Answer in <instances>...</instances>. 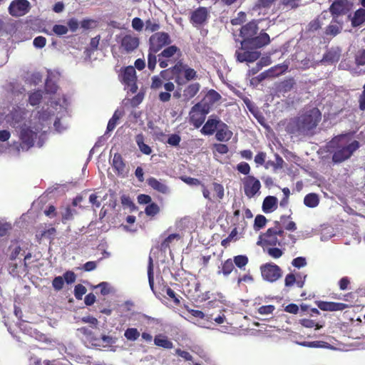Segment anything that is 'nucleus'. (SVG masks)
Segmentation results:
<instances>
[{
  "label": "nucleus",
  "mask_w": 365,
  "mask_h": 365,
  "mask_svg": "<svg viewBox=\"0 0 365 365\" xmlns=\"http://www.w3.org/2000/svg\"><path fill=\"white\" fill-rule=\"evenodd\" d=\"M327 146L331 154L332 162L340 164L350 159L361 147V144L349 134H341L334 137L328 143Z\"/></svg>",
  "instance_id": "obj_1"
},
{
  "label": "nucleus",
  "mask_w": 365,
  "mask_h": 365,
  "mask_svg": "<svg viewBox=\"0 0 365 365\" xmlns=\"http://www.w3.org/2000/svg\"><path fill=\"white\" fill-rule=\"evenodd\" d=\"M274 226L269 227L264 233L259 235L257 245L264 250L266 247H275L278 245L282 248L286 246L293 247L297 242L294 235L287 234L280 226V222L274 221Z\"/></svg>",
  "instance_id": "obj_2"
},
{
  "label": "nucleus",
  "mask_w": 365,
  "mask_h": 365,
  "mask_svg": "<svg viewBox=\"0 0 365 365\" xmlns=\"http://www.w3.org/2000/svg\"><path fill=\"white\" fill-rule=\"evenodd\" d=\"M321 120V113L317 108L312 109L297 118L292 119L286 127L289 134L307 135L315 128Z\"/></svg>",
  "instance_id": "obj_3"
},
{
  "label": "nucleus",
  "mask_w": 365,
  "mask_h": 365,
  "mask_svg": "<svg viewBox=\"0 0 365 365\" xmlns=\"http://www.w3.org/2000/svg\"><path fill=\"white\" fill-rule=\"evenodd\" d=\"M172 71L175 82L178 86H183L188 81L195 80L197 77L196 71L189 67L182 61H178L175 66L172 67Z\"/></svg>",
  "instance_id": "obj_4"
},
{
  "label": "nucleus",
  "mask_w": 365,
  "mask_h": 365,
  "mask_svg": "<svg viewBox=\"0 0 365 365\" xmlns=\"http://www.w3.org/2000/svg\"><path fill=\"white\" fill-rule=\"evenodd\" d=\"M37 135L38 131L33 130L30 127H22L19 133V139L21 142L19 143L18 150H20V148L23 151L29 150L34 145Z\"/></svg>",
  "instance_id": "obj_5"
},
{
  "label": "nucleus",
  "mask_w": 365,
  "mask_h": 365,
  "mask_svg": "<svg viewBox=\"0 0 365 365\" xmlns=\"http://www.w3.org/2000/svg\"><path fill=\"white\" fill-rule=\"evenodd\" d=\"M149 48L151 51L158 52L163 48L172 43L170 35L166 32H156L149 38Z\"/></svg>",
  "instance_id": "obj_6"
},
{
  "label": "nucleus",
  "mask_w": 365,
  "mask_h": 365,
  "mask_svg": "<svg viewBox=\"0 0 365 365\" xmlns=\"http://www.w3.org/2000/svg\"><path fill=\"white\" fill-rule=\"evenodd\" d=\"M179 57L181 55L180 49L175 45H170L158 54L159 66L162 68H167L170 64L175 63V55Z\"/></svg>",
  "instance_id": "obj_7"
},
{
  "label": "nucleus",
  "mask_w": 365,
  "mask_h": 365,
  "mask_svg": "<svg viewBox=\"0 0 365 365\" xmlns=\"http://www.w3.org/2000/svg\"><path fill=\"white\" fill-rule=\"evenodd\" d=\"M262 278L269 282L278 280L282 275V269L273 262L265 263L260 267Z\"/></svg>",
  "instance_id": "obj_8"
},
{
  "label": "nucleus",
  "mask_w": 365,
  "mask_h": 365,
  "mask_svg": "<svg viewBox=\"0 0 365 365\" xmlns=\"http://www.w3.org/2000/svg\"><path fill=\"white\" fill-rule=\"evenodd\" d=\"M208 113L207 106H203L200 103L195 104L190 111V123L196 128H200L205 122Z\"/></svg>",
  "instance_id": "obj_9"
},
{
  "label": "nucleus",
  "mask_w": 365,
  "mask_h": 365,
  "mask_svg": "<svg viewBox=\"0 0 365 365\" xmlns=\"http://www.w3.org/2000/svg\"><path fill=\"white\" fill-rule=\"evenodd\" d=\"M31 6L28 0H13L8 8L9 13L14 17H21L28 14Z\"/></svg>",
  "instance_id": "obj_10"
},
{
  "label": "nucleus",
  "mask_w": 365,
  "mask_h": 365,
  "mask_svg": "<svg viewBox=\"0 0 365 365\" xmlns=\"http://www.w3.org/2000/svg\"><path fill=\"white\" fill-rule=\"evenodd\" d=\"M352 4L348 0H334L329 8L334 19L346 14L351 9Z\"/></svg>",
  "instance_id": "obj_11"
},
{
  "label": "nucleus",
  "mask_w": 365,
  "mask_h": 365,
  "mask_svg": "<svg viewBox=\"0 0 365 365\" xmlns=\"http://www.w3.org/2000/svg\"><path fill=\"white\" fill-rule=\"evenodd\" d=\"M260 187L261 183L259 180L255 177L249 175L245 178L244 191L247 197H253L259 192Z\"/></svg>",
  "instance_id": "obj_12"
},
{
  "label": "nucleus",
  "mask_w": 365,
  "mask_h": 365,
  "mask_svg": "<svg viewBox=\"0 0 365 365\" xmlns=\"http://www.w3.org/2000/svg\"><path fill=\"white\" fill-rule=\"evenodd\" d=\"M212 194L205 185H202L203 197L209 200H221L224 197V188L221 184L213 182L212 184Z\"/></svg>",
  "instance_id": "obj_13"
},
{
  "label": "nucleus",
  "mask_w": 365,
  "mask_h": 365,
  "mask_svg": "<svg viewBox=\"0 0 365 365\" xmlns=\"http://www.w3.org/2000/svg\"><path fill=\"white\" fill-rule=\"evenodd\" d=\"M209 12L206 7L200 6L194 10L190 16V23L194 26L203 25L207 20Z\"/></svg>",
  "instance_id": "obj_14"
},
{
  "label": "nucleus",
  "mask_w": 365,
  "mask_h": 365,
  "mask_svg": "<svg viewBox=\"0 0 365 365\" xmlns=\"http://www.w3.org/2000/svg\"><path fill=\"white\" fill-rule=\"evenodd\" d=\"M136 80L137 77L135 68L131 66H127L122 73V82L125 86L130 87L132 92H135L137 89L135 85Z\"/></svg>",
  "instance_id": "obj_15"
},
{
  "label": "nucleus",
  "mask_w": 365,
  "mask_h": 365,
  "mask_svg": "<svg viewBox=\"0 0 365 365\" xmlns=\"http://www.w3.org/2000/svg\"><path fill=\"white\" fill-rule=\"evenodd\" d=\"M316 304L319 309L322 311L336 312L342 311L346 308L352 307V304H346L341 302L317 301Z\"/></svg>",
  "instance_id": "obj_16"
},
{
  "label": "nucleus",
  "mask_w": 365,
  "mask_h": 365,
  "mask_svg": "<svg viewBox=\"0 0 365 365\" xmlns=\"http://www.w3.org/2000/svg\"><path fill=\"white\" fill-rule=\"evenodd\" d=\"M257 26L254 23H248L242 26L240 29V36L242 37L241 45L247 46V43L250 40L257 34Z\"/></svg>",
  "instance_id": "obj_17"
},
{
  "label": "nucleus",
  "mask_w": 365,
  "mask_h": 365,
  "mask_svg": "<svg viewBox=\"0 0 365 365\" xmlns=\"http://www.w3.org/2000/svg\"><path fill=\"white\" fill-rule=\"evenodd\" d=\"M120 46L127 53L132 52L138 47L139 38L130 34H127L121 39Z\"/></svg>",
  "instance_id": "obj_18"
},
{
  "label": "nucleus",
  "mask_w": 365,
  "mask_h": 365,
  "mask_svg": "<svg viewBox=\"0 0 365 365\" xmlns=\"http://www.w3.org/2000/svg\"><path fill=\"white\" fill-rule=\"evenodd\" d=\"M269 36L265 32H262L258 36H254L250 41H248L247 46L261 48L269 44Z\"/></svg>",
  "instance_id": "obj_19"
},
{
  "label": "nucleus",
  "mask_w": 365,
  "mask_h": 365,
  "mask_svg": "<svg viewBox=\"0 0 365 365\" xmlns=\"http://www.w3.org/2000/svg\"><path fill=\"white\" fill-rule=\"evenodd\" d=\"M261 53L257 51L247 50L244 51H237L236 56L240 62H254L260 57Z\"/></svg>",
  "instance_id": "obj_20"
},
{
  "label": "nucleus",
  "mask_w": 365,
  "mask_h": 365,
  "mask_svg": "<svg viewBox=\"0 0 365 365\" xmlns=\"http://www.w3.org/2000/svg\"><path fill=\"white\" fill-rule=\"evenodd\" d=\"M247 225V223L246 220H244L243 217H241L240 222H238L237 225H232L233 229L231 232H230V242L232 240L236 241L238 240L242 235Z\"/></svg>",
  "instance_id": "obj_21"
},
{
  "label": "nucleus",
  "mask_w": 365,
  "mask_h": 365,
  "mask_svg": "<svg viewBox=\"0 0 365 365\" xmlns=\"http://www.w3.org/2000/svg\"><path fill=\"white\" fill-rule=\"evenodd\" d=\"M220 98V95L216 91L211 89L205 96L200 104H202L203 106H207V110H210V107L217 102Z\"/></svg>",
  "instance_id": "obj_22"
},
{
  "label": "nucleus",
  "mask_w": 365,
  "mask_h": 365,
  "mask_svg": "<svg viewBox=\"0 0 365 365\" xmlns=\"http://www.w3.org/2000/svg\"><path fill=\"white\" fill-rule=\"evenodd\" d=\"M148 185L153 190L162 194H167L169 192L168 187L162 181L150 177L147 180Z\"/></svg>",
  "instance_id": "obj_23"
},
{
  "label": "nucleus",
  "mask_w": 365,
  "mask_h": 365,
  "mask_svg": "<svg viewBox=\"0 0 365 365\" xmlns=\"http://www.w3.org/2000/svg\"><path fill=\"white\" fill-rule=\"evenodd\" d=\"M220 121L216 118H210L201 129V133L204 135H212L217 129Z\"/></svg>",
  "instance_id": "obj_24"
},
{
  "label": "nucleus",
  "mask_w": 365,
  "mask_h": 365,
  "mask_svg": "<svg viewBox=\"0 0 365 365\" xmlns=\"http://www.w3.org/2000/svg\"><path fill=\"white\" fill-rule=\"evenodd\" d=\"M112 165L118 175H123L125 173V164L120 153H116L114 154Z\"/></svg>",
  "instance_id": "obj_25"
},
{
  "label": "nucleus",
  "mask_w": 365,
  "mask_h": 365,
  "mask_svg": "<svg viewBox=\"0 0 365 365\" xmlns=\"http://www.w3.org/2000/svg\"><path fill=\"white\" fill-rule=\"evenodd\" d=\"M277 198L274 196L266 197L262 203V210L265 213L270 212L277 208Z\"/></svg>",
  "instance_id": "obj_26"
},
{
  "label": "nucleus",
  "mask_w": 365,
  "mask_h": 365,
  "mask_svg": "<svg viewBox=\"0 0 365 365\" xmlns=\"http://www.w3.org/2000/svg\"><path fill=\"white\" fill-rule=\"evenodd\" d=\"M291 218V215H282L280 217L279 221H278V222H280V226L282 227L283 230L284 229L287 231L292 232L297 230V225L294 221L290 220Z\"/></svg>",
  "instance_id": "obj_27"
},
{
  "label": "nucleus",
  "mask_w": 365,
  "mask_h": 365,
  "mask_svg": "<svg viewBox=\"0 0 365 365\" xmlns=\"http://www.w3.org/2000/svg\"><path fill=\"white\" fill-rule=\"evenodd\" d=\"M365 22V9H357L351 19V26L358 27Z\"/></svg>",
  "instance_id": "obj_28"
},
{
  "label": "nucleus",
  "mask_w": 365,
  "mask_h": 365,
  "mask_svg": "<svg viewBox=\"0 0 365 365\" xmlns=\"http://www.w3.org/2000/svg\"><path fill=\"white\" fill-rule=\"evenodd\" d=\"M341 29L342 26L336 21V19L333 18L330 24L327 26L325 34L327 35L335 36L341 33Z\"/></svg>",
  "instance_id": "obj_29"
},
{
  "label": "nucleus",
  "mask_w": 365,
  "mask_h": 365,
  "mask_svg": "<svg viewBox=\"0 0 365 365\" xmlns=\"http://www.w3.org/2000/svg\"><path fill=\"white\" fill-rule=\"evenodd\" d=\"M144 135L143 133H139L135 136V142L140 149V150L145 155H150L152 153V148L144 143Z\"/></svg>",
  "instance_id": "obj_30"
},
{
  "label": "nucleus",
  "mask_w": 365,
  "mask_h": 365,
  "mask_svg": "<svg viewBox=\"0 0 365 365\" xmlns=\"http://www.w3.org/2000/svg\"><path fill=\"white\" fill-rule=\"evenodd\" d=\"M154 344L164 349H172L173 346V342L170 341L166 336L162 334H158L155 336Z\"/></svg>",
  "instance_id": "obj_31"
},
{
  "label": "nucleus",
  "mask_w": 365,
  "mask_h": 365,
  "mask_svg": "<svg viewBox=\"0 0 365 365\" xmlns=\"http://www.w3.org/2000/svg\"><path fill=\"white\" fill-rule=\"evenodd\" d=\"M200 86L198 83L188 85L183 91V96L186 99L192 98L199 91Z\"/></svg>",
  "instance_id": "obj_32"
},
{
  "label": "nucleus",
  "mask_w": 365,
  "mask_h": 365,
  "mask_svg": "<svg viewBox=\"0 0 365 365\" xmlns=\"http://www.w3.org/2000/svg\"><path fill=\"white\" fill-rule=\"evenodd\" d=\"M287 66L285 65H277L266 71L268 78H274L279 76L286 71Z\"/></svg>",
  "instance_id": "obj_33"
},
{
  "label": "nucleus",
  "mask_w": 365,
  "mask_h": 365,
  "mask_svg": "<svg viewBox=\"0 0 365 365\" xmlns=\"http://www.w3.org/2000/svg\"><path fill=\"white\" fill-rule=\"evenodd\" d=\"M304 203L307 207H315L319 203V199L316 193H309L304 198Z\"/></svg>",
  "instance_id": "obj_34"
},
{
  "label": "nucleus",
  "mask_w": 365,
  "mask_h": 365,
  "mask_svg": "<svg viewBox=\"0 0 365 365\" xmlns=\"http://www.w3.org/2000/svg\"><path fill=\"white\" fill-rule=\"evenodd\" d=\"M279 5L287 10H295L302 5V0H280Z\"/></svg>",
  "instance_id": "obj_35"
},
{
  "label": "nucleus",
  "mask_w": 365,
  "mask_h": 365,
  "mask_svg": "<svg viewBox=\"0 0 365 365\" xmlns=\"http://www.w3.org/2000/svg\"><path fill=\"white\" fill-rule=\"evenodd\" d=\"M160 29V24L158 20L156 19H148L145 21V30L148 32L156 33Z\"/></svg>",
  "instance_id": "obj_36"
},
{
  "label": "nucleus",
  "mask_w": 365,
  "mask_h": 365,
  "mask_svg": "<svg viewBox=\"0 0 365 365\" xmlns=\"http://www.w3.org/2000/svg\"><path fill=\"white\" fill-rule=\"evenodd\" d=\"M9 250L10 251V254H9V259L10 260H12V261L15 260L16 259L18 258L19 255H22L21 254V252L23 251L22 248L21 247V246L19 245H18V243L10 245L9 247Z\"/></svg>",
  "instance_id": "obj_37"
},
{
  "label": "nucleus",
  "mask_w": 365,
  "mask_h": 365,
  "mask_svg": "<svg viewBox=\"0 0 365 365\" xmlns=\"http://www.w3.org/2000/svg\"><path fill=\"white\" fill-rule=\"evenodd\" d=\"M140 334L136 328H128L124 332V336L128 341H136Z\"/></svg>",
  "instance_id": "obj_38"
},
{
  "label": "nucleus",
  "mask_w": 365,
  "mask_h": 365,
  "mask_svg": "<svg viewBox=\"0 0 365 365\" xmlns=\"http://www.w3.org/2000/svg\"><path fill=\"white\" fill-rule=\"evenodd\" d=\"M295 84L296 83L294 79L293 78H289L281 82L279 88L283 92H288L294 88Z\"/></svg>",
  "instance_id": "obj_39"
},
{
  "label": "nucleus",
  "mask_w": 365,
  "mask_h": 365,
  "mask_svg": "<svg viewBox=\"0 0 365 365\" xmlns=\"http://www.w3.org/2000/svg\"><path fill=\"white\" fill-rule=\"evenodd\" d=\"M180 237L179 234H170L168 235L160 244V249L163 250H165L167 248L170 247V243L174 240H179Z\"/></svg>",
  "instance_id": "obj_40"
},
{
  "label": "nucleus",
  "mask_w": 365,
  "mask_h": 365,
  "mask_svg": "<svg viewBox=\"0 0 365 365\" xmlns=\"http://www.w3.org/2000/svg\"><path fill=\"white\" fill-rule=\"evenodd\" d=\"M158 52L151 51L150 48H148V68L151 71H154L156 63H157V56L156 53Z\"/></svg>",
  "instance_id": "obj_41"
},
{
  "label": "nucleus",
  "mask_w": 365,
  "mask_h": 365,
  "mask_svg": "<svg viewBox=\"0 0 365 365\" xmlns=\"http://www.w3.org/2000/svg\"><path fill=\"white\" fill-rule=\"evenodd\" d=\"M160 212V207L155 202L148 205L145 209V213L148 216L154 217Z\"/></svg>",
  "instance_id": "obj_42"
},
{
  "label": "nucleus",
  "mask_w": 365,
  "mask_h": 365,
  "mask_svg": "<svg viewBox=\"0 0 365 365\" xmlns=\"http://www.w3.org/2000/svg\"><path fill=\"white\" fill-rule=\"evenodd\" d=\"M42 98L41 92L40 91H36L29 95V102L31 106H36L40 103Z\"/></svg>",
  "instance_id": "obj_43"
},
{
  "label": "nucleus",
  "mask_w": 365,
  "mask_h": 365,
  "mask_svg": "<svg viewBox=\"0 0 365 365\" xmlns=\"http://www.w3.org/2000/svg\"><path fill=\"white\" fill-rule=\"evenodd\" d=\"M266 217L262 215H257L255 217V222H254V229L257 231L260 229L263 228L267 223Z\"/></svg>",
  "instance_id": "obj_44"
},
{
  "label": "nucleus",
  "mask_w": 365,
  "mask_h": 365,
  "mask_svg": "<svg viewBox=\"0 0 365 365\" xmlns=\"http://www.w3.org/2000/svg\"><path fill=\"white\" fill-rule=\"evenodd\" d=\"M235 264L240 269L244 268L248 263V257L245 255H237L234 257Z\"/></svg>",
  "instance_id": "obj_45"
},
{
  "label": "nucleus",
  "mask_w": 365,
  "mask_h": 365,
  "mask_svg": "<svg viewBox=\"0 0 365 365\" xmlns=\"http://www.w3.org/2000/svg\"><path fill=\"white\" fill-rule=\"evenodd\" d=\"M355 63L359 66L365 65V49H359L355 54Z\"/></svg>",
  "instance_id": "obj_46"
},
{
  "label": "nucleus",
  "mask_w": 365,
  "mask_h": 365,
  "mask_svg": "<svg viewBox=\"0 0 365 365\" xmlns=\"http://www.w3.org/2000/svg\"><path fill=\"white\" fill-rule=\"evenodd\" d=\"M267 252L271 257L274 259L280 258L284 253L282 249L275 247H268Z\"/></svg>",
  "instance_id": "obj_47"
},
{
  "label": "nucleus",
  "mask_w": 365,
  "mask_h": 365,
  "mask_svg": "<svg viewBox=\"0 0 365 365\" xmlns=\"http://www.w3.org/2000/svg\"><path fill=\"white\" fill-rule=\"evenodd\" d=\"M121 204L124 207L129 208L131 210H135V206L131 198L128 195H123L120 197Z\"/></svg>",
  "instance_id": "obj_48"
},
{
  "label": "nucleus",
  "mask_w": 365,
  "mask_h": 365,
  "mask_svg": "<svg viewBox=\"0 0 365 365\" xmlns=\"http://www.w3.org/2000/svg\"><path fill=\"white\" fill-rule=\"evenodd\" d=\"M277 0H257L255 5V9H268Z\"/></svg>",
  "instance_id": "obj_49"
},
{
  "label": "nucleus",
  "mask_w": 365,
  "mask_h": 365,
  "mask_svg": "<svg viewBox=\"0 0 365 365\" xmlns=\"http://www.w3.org/2000/svg\"><path fill=\"white\" fill-rule=\"evenodd\" d=\"M322 26V24L319 18H316L311 21L307 28V32H314L319 30Z\"/></svg>",
  "instance_id": "obj_50"
},
{
  "label": "nucleus",
  "mask_w": 365,
  "mask_h": 365,
  "mask_svg": "<svg viewBox=\"0 0 365 365\" xmlns=\"http://www.w3.org/2000/svg\"><path fill=\"white\" fill-rule=\"evenodd\" d=\"M299 323L301 325L307 328H312L314 327H316V329H319L320 328H322L321 325H319L314 320L310 319H300Z\"/></svg>",
  "instance_id": "obj_51"
},
{
  "label": "nucleus",
  "mask_w": 365,
  "mask_h": 365,
  "mask_svg": "<svg viewBox=\"0 0 365 365\" xmlns=\"http://www.w3.org/2000/svg\"><path fill=\"white\" fill-rule=\"evenodd\" d=\"M24 112L19 108H14L11 111V117L15 123H19L23 119Z\"/></svg>",
  "instance_id": "obj_52"
},
{
  "label": "nucleus",
  "mask_w": 365,
  "mask_h": 365,
  "mask_svg": "<svg viewBox=\"0 0 365 365\" xmlns=\"http://www.w3.org/2000/svg\"><path fill=\"white\" fill-rule=\"evenodd\" d=\"M86 288L83 285L81 284L76 285L74 288L75 297L77 299H81L82 297L86 294Z\"/></svg>",
  "instance_id": "obj_53"
},
{
  "label": "nucleus",
  "mask_w": 365,
  "mask_h": 365,
  "mask_svg": "<svg viewBox=\"0 0 365 365\" xmlns=\"http://www.w3.org/2000/svg\"><path fill=\"white\" fill-rule=\"evenodd\" d=\"M64 285V279L62 277L58 276L54 277L52 281V286L56 291H60L62 289Z\"/></svg>",
  "instance_id": "obj_54"
},
{
  "label": "nucleus",
  "mask_w": 365,
  "mask_h": 365,
  "mask_svg": "<svg viewBox=\"0 0 365 365\" xmlns=\"http://www.w3.org/2000/svg\"><path fill=\"white\" fill-rule=\"evenodd\" d=\"M148 282L151 289H153L154 286V277H153V260L151 257L149 259V265L148 267Z\"/></svg>",
  "instance_id": "obj_55"
},
{
  "label": "nucleus",
  "mask_w": 365,
  "mask_h": 365,
  "mask_svg": "<svg viewBox=\"0 0 365 365\" xmlns=\"http://www.w3.org/2000/svg\"><path fill=\"white\" fill-rule=\"evenodd\" d=\"M275 307L274 305H263L258 308V313L262 315L270 314L274 311Z\"/></svg>",
  "instance_id": "obj_56"
},
{
  "label": "nucleus",
  "mask_w": 365,
  "mask_h": 365,
  "mask_svg": "<svg viewBox=\"0 0 365 365\" xmlns=\"http://www.w3.org/2000/svg\"><path fill=\"white\" fill-rule=\"evenodd\" d=\"M74 212H76L74 210H72L70 207H67L62 213V222L65 223L66 221L72 220Z\"/></svg>",
  "instance_id": "obj_57"
},
{
  "label": "nucleus",
  "mask_w": 365,
  "mask_h": 365,
  "mask_svg": "<svg viewBox=\"0 0 365 365\" xmlns=\"http://www.w3.org/2000/svg\"><path fill=\"white\" fill-rule=\"evenodd\" d=\"M180 141H181V138L179 135L171 134L169 136V138L167 140V143L172 146L177 147L180 145Z\"/></svg>",
  "instance_id": "obj_58"
},
{
  "label": "nucleus",
  "mask_w": 365,
  "mask_h": 365,
  "mask_svg": "<svg viewBox=\"0 0 365 365\" xmlns=\"http://www.w3.org/2000/svg\"><path fill=\"white\" fill-rule=\"evenodd\" d=\"M67 26L64 25L56 24L53 27V31L58 36H62L68 32Z\"/></svg>",
  "instance_id": "obj_59"
},
{
  "label": "nucleus",
  "mask_w": 365,
  "mask_h": 365,
  "mask_svg": "<svg viewBox=\"0 0 365 365\" xmlns=\"http://www.w3.org/2000/svg\"><path fill=\"white\" fill-rule=\"evenodd\" d=\"M46 39L45 37L39 36L34 39L33 44L36 48H42L46 46Z\"/></svg>",
  "instance_id": "obj_60"
},
{
  "label": "nucleus",
  "mask_w": 365,
  "mask_h": 365,
  "mask_svg": "<svg viewBox=\"0 0 365 365\" xmlns=\"http://www.w3.org/2000/svg\"><path fill=\"white\" fill-rule=\"evenodd\" d=\"M144 24L141 19L135 17L132 20V27L138 31H142Z\"/></svg>",
  "instance_id": "obj_61"
},
{
  "label": "nucleus",
  "mask_w": 365,
  "mask_h": 365,
  "mask_svg": "<svg viewBox=\"0 0 365 365\" xmlns=\"http://www.w3.org/2000/svg\"><path fill=\"white\" fill-rule=\"evenodd\" d=\"M163 86V80L159 76H154L152 77L151 88L158 89Z\"/></svg>",
  "instance_id": "obj_62"
},
{
  "label": "nucleus",
  "mask_w": 365,
  "mask_h": 365,
  "mask_svg": "<svg viewBox=\"0 0 365 365\" xmlns=\"http://www.w3.org/2000/svg\"><path fill=\"white\" fill-rule=\"evenodd\" d=\"M359 108L361 111L365 110V84L363 86V90L358 98Z\"/></svg>",
  "instance_id": "obj_63"
},
{
  "label": "nucleus",
  "mask_w": 365,
  "mask_h": 365,
  "mask_svg": "<svg viewBox=\"0 0 365 365\" xmlns=\"http://www.w3.org/2000/svg\"><path fill=\"white\" fill-rule=\"evenodd\" d=\"M159 76L164 80H170L173 78L172 67L168 69H165L160 71Z\"/></svg>",
  "instance_id": "obj_64"
}]
</instances>
